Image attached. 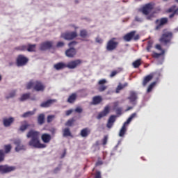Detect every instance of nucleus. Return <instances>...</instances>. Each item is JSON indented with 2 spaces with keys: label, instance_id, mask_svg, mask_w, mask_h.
<instances>
[{
  "label": "nucleus",
  "instance_id": "f257e3e1",
  "mask_svg": "<svg viewBox=\"0 0 178 178\" xmlns=\"http://www.w3.org/2000/svg\"><path fill=\"white\" fill-rule=\"evenodd\" d=\"M26 137L27 138H31L29 143V145H30V147H33V148L38 149L45 148L47 147V145L41 143V142L40 141L39 131L31 130L28 132Z\"/></svg>",
  "mask_w": 178,
  "mask_h": 178
},
{
  "label": "nucleus",
  "instance_id": "f03ea898",
  "mask_svg": "<svg viewBox=\"0 0 178 178\" xmlns=\"http://www.w3.org/2000/svg\"><path fill=\"white\" fill-rule=\"evenodd\" d=\"M27 90L33 88L35 91H44L45 86L40 81H31L26 86Z\"/></svg>",
  "mask_w": 178,
  "mask_h": 178
},
{
  "label": "nucleus",
  "instance_id": "7ed1b4c3",
  "mask_svg": "<svg viewBox=\"0 0 178 178\" xmlns=\"http://www.w3.org/2000/svg\"><path fill=\"white\" fill-rule=\"evenodd\" d=\"M77 44V42L76 41H72L68 44L70 49L66 50L65 51V55L67 56V58H74V56L76 55V49L73 48L74 45Z\"/></svg>",
  "mask_w": 178,
  "mask_h": 178
},
{
  "label": "nucleus",
  "instance_id": "20e7f679",
  "mask_svg": "<svg viewBox=\"0 0 178 178\" xmlns=\"http://www.w3.org/2000/svg\"><path fill=\"white\" fill-rule=\"evenodd\" d=\"M172 38H173V33L170 31H166V29H165L161 38H160V42L168 44V42H170Z\"/></svg>",
  "mask_w": 178,
  "mask_h": 178
},
{
  "label": "nucleus",
  "instance_id": "39448f33",
  "mask_svg": "<svg viewBox=\"0 0 178 178\" xmlns=\"http://www.w3.org/2000/svg\"><path fill=\"white\" fill-rule=\"evenodd\" d=\"M136 116H137V113H132L130 115V117L127 119V120L124 123L119 133L120 137H123V136H124V134H126V125L129 124L130 122H131L133 119L136 118Z\"/></svg>",
  "mask_w": 178,
  "mask_h": 178
},
{
  "label": "nucleus",
  "instance_id": "423d86ee",
  "mask_svg": "<svg viewBox=\"0 0 178 178\" xmlns=\"http://www.w3.org/2000/svg\"><path fill=\"white\" fill-rule=\"evenodd\" d=\"M124 41H127V42H130L131 40H134V41H137V40H140V35H136V31H131L130 33L126 34L123 37Z\"/></svg>",
  "mask_w": 178,
  "mask_h": 178
},
{
  "label": "nucleus",
  "instance_id": "0eeeda50",
  "mask_svg": "<svg viewBox=\"0 0 178 178\" xmlns=\"http://www.w3.org/2000/svg\"><path fill=\"white\" fill-rule=\"evenodd\" d=\"M115 38H113L110 40L106 45V49L107 51H113L114 49H116L118 45L119 44V42L114 41Z\"/></svg>",
  "mask_w": 178,
  "mask_h": 178
},
{
  "label": "nucleus",
  "instance_id": "6e6552de",
  "mask_svg": "<svg viewBox=\"0 0 178 178\" xmlns=\"http://www.w3.org/2000/svg\"><path fill=\"white\" fill-rule=\"evenodd\" d=\"M29 62V58L23 55H19L17 58V66H24Z\"/></svg>",
  "mask_w": 178,
  "mask_h": 178
},
{
  "label": "nucleus",
  "instance_id": "1a4fd4ad",
  "mask_svg": "<svg viewBox=\"0 0 178 178\" xmlns=\"http://www.w3.org/2000/svg\"><path fill=\"white\" fill-rule=\"evenodd\" d=\"M62 38H64V40H73L77 37V33L76 32H66L65 33L61 34Z\"/></svg>",
  "mask_w": 178,
  "mask_h": 178
},
{
  "label": "nucleus",
  "instance_id": "9d476101",
  "mask_svg": "<svg viewBox=\"0 0 178 178\" xmlns=\"http://www.w3.org/2000/svg\"><path fill=\"white\" fill-rule=\"evenodd\" d=\"M152 9H154V5L152 3H147L142 8V13L145 15H149L152 12Z\"/></svg>",
  "mask_w": 178,
  "mask_h": 178
},
{
  "label": "nucleus",
  "instance_id": "9b49d317",
  "mask_svg": "<svg viewBox=\"0 0 178 178\" xmlns=\"http://www.w3.org/2000/svg\"><path fill=\"white\" fill-rule=\"evenodd\" d=\"M15 169V166L0 165V172L1 173H9V172H13Z\"/></svg>",
  "mask_w": 178,
  "mask_h": 178
},
{
  "label": "nucleus",
  "instance_id": "f8f14e48",
  "mask_svg": "<svg viewBox=\"0 0 178 178\" xmlns=\"http://www.w3.org/2000/svg\"><path fill=\"white\" fill-rule=\"evenodd\" d=\"M22 141L19 139H15L14 140V144L17 145V147H15L16 152H19V151H25L26 146L20 145Z\"/></svg>",
  "mask_w": 178,
  "mask_h": 178
},
{
  "label": "nucleus",
  "instance_id": "ddd939ff",
  "mask_svg": "<svg viewBox=\"0 0 178 178\" xmlns=\"http://www.w3.org/2000/svg\"><path fill=\"white\" fill-rule=\"evenodd\" d=\"M80 63H81V60H72L66 64V67L68 69H76Z\"/></svg>",
  "mask_w": 178,
  "mask_h": 178
},
{
  "label": "nucleus",
  "instance_id": "4468645a",
  "mask_svg": "<svg viewBox=\"0 0 178 178\" xmlns=\"http://www.w3.org/2000/svg\"><path fill=\"white\" fill-rule=\"evenodd\" d=\"M111 110V107L109 106H106L104 107V109L99 113L97 117V119H102V118H105V116H106V115H108V113H109V111Z\"/></svg>",
  "mask_w": 178,
  "mask_h": 178
},
{
  "label": "nucleus",
  "instance_id": "2eb2a0df",
  "mask_svg": "<svg viewBox=\"0 0 178 178\" xmlns=\"http://www.w3.org/2000/svg\"><path fill=\"white\" fill-rule=\"evenodd\" d=\"M19 51L28 50L29 52H34L35 51V44H29L28 48L26 46H21L17 48Z\"/></svg>",
  "mask_w": 178,
  "mask_h": 178
},
{
  "label": "nucleus",
  "instance_id": "dca6fc26",
  "mask_svg": "<svg viewBox=\"0 0 178 178\" xmlns=\"http://www.w3.org/2000/svg\"><path fill=\"white\" fill-rule=\"evenodd\" d=\"M155 76V73H151L150 74L145 76L143 81V86L145 87L147 86V83L150 82L152 79H154V76Z\"/></svg>",
  "mask_w": 178,
  "mask_h": 178
},
{
  "label": "nucleus",
  "instance_id": "f3484780",
  "mask_svg": "<svg viewBox=\"0 0 178 178\" xmlns=\"http://www.w3.org/2000/svg\"><path fill=\"white\" fill-rule=\"evenodd\" d=\"M41 138L42 141H43L44 144H48L51 142V140H52V136L49 134H42Z\"/></svg>",
  "mask_w": 178,
  "mask_h": 178
},
{
  "label": "nucleus",
  "instance_id": "a211bd4d",
  "mask_svg": "<svg viewBox=\"0 0 178 178\" xmlns=\"http://www.w3.org/2000/svg\"><path fill=\"white\" fill-rule=\"evenodd\" d=\"M52 48V42H44L40 44L41 51H45Z\"/></svg>",
  "mask_w": 178,
  "mask_h": 178
},
{
  "label": "nucleus",
  "instance_id": "6ab92c4d",
  "mask_svg": "<svg viewBox=\"0 0 178 178\" xmlns=\"http://www.w3.org/2000/svg\"><path fill=\"white\" fill-rule=\"evenodd\" d=\"M56 99H49L47 102H44L40 104L41 108H49L52 104H55Z\"/></svg>",
  "mask_w": 178,
  "mask_h": 178
},
{
  "label": "nucleus",
  "instance_id": "aec40b11",
  "mask_svg": "<svg viewBox=\"0 0 178 178\" xmlns=\"http://www.w3.org/2000/svg\"><path fill=\"white\" fill-rule=\"evenodd\" d=\"M15 122V118L10 117L9 118H3V123L5 127H9L13 122Z\"/></svg>",
  "mask_w": 178,
  "mask_h": 178
},
{
  "label": "nucleus",
  "instance_id": "412c9836",
  "mask_svg": "<svg viewBox=\"0 0 178 178\" xmlns=\"http://www.w3.org/2000/svg\"><path fill=\"white\" fill-rule=\"evenodd\" d=\"M128 99H129L131 104H136V101L137 100V93L134 91H131Z\"/></svg>",
  "mask_w": 178,
  "mask_h": 178
},
{
  "label": "nucleus",
  "instance_id": "4be33fe9",
  "mask_svg": "<svg viewBox=\"0 0 178 178\" xmlns=\"http://www.w3.org/2000/svg\"><path fill=\"white\" fill-rule=\"evenodd\" d=\"M65 67H67L66 63L62 62L58 63L54 65V68L56 70H62L63 69H65Z\"/></svg>",
  "mask_w": 178,
  "mask_h": 178
},
{
  "label": "nucleus",
  "instance_id": "5701e85b",
  "mask_svg": "<svg viewBox=\"0 0 178 178\" xmlns=\"http://www.w3.org/2000/svg\"><path fill=\"white\" fill-rule=\"evenodd\" d=\"M91 133V129L89 128H85L81 131V137H88V135Z\"/></svg>",
  "mask_w": 178,
  "mask_h": 178
},
{
  "label": "nucleus",
  "instance_id": "b1692460",
  "mask_svg": "<svg viewBox=\"0 0 178 178\" xmlns=\"http://www.w3.org/2000/svg\"><path fill=\"white\" fill-rule=\"evenodd\" d=\"M102 102V97L101 96H95L92 98V105H98Z\"/></svg>",
  "mask_w": 178,
  "mask_h": 178
},
{
  "label": "nucleus",
  "instance_id": "393cba45",
  "mask_svg": "<svg viewBox=\"0 0 178 178\" xmlns=\"http://www.w3.org/2000/svg\"><path fill=\"white\" fill-rule=\"evenodd\" d=\"M175 9H176V6H172L171 8H170L168 10V12L169 13L174 12L172 14L170 15V16H169L170 19H172V17H174L175 15H176L177 13V10H175Z\"/></svg>",
  "mask_w": 178,
  "mask_h": 178
},
{
  "label": "nucleus",
  "instance_id": "a878e982",
  "mask_svg": "<svg viewBox=\"0 0 178 178\" xmlns=\"http://www.w3.org/2000/svg\"><path fill=\"white\" fill-rule=\"evenodd\" d=\"M76 98H77V95H76V93H73L69 97L67 102H69L70 104H72V102H74V101H76Z\"/></svg>",
  "mask_w": 178,
  "mask_h": 178
},
{
  "label": "nucleus",
  "instance_id": "bb28decb",
  "mask_svg": "<svg viewBox=\"0 0 178 178\" xmlns=\"http://www.w3.org/2000/svg\"><path fill=\"white\" fill-rule=\"evenodd\" d=\"M128 84L127 83H125L124 85H122V83H119V85L118 86L117 88H116V93H119L120 92L121 90H123V88H124V87H127Z\"/></svg>",
  "mask_w": 178,
  "mask_h": 178
},
{
  "label": "nucleus",
  "instance_id": "cd10ccee",
  "mask_svg": "<svg viewBox=\"0 0 178 178\" xmlns=\"http://www.w3.org/2000/svg\"><path fill=\"white\" fill-rule=\"evenodd\" d=\"M63 137H70L72 133H70V129L69 128H65L63 129Z\"/></svg>",
  "mask_w": 178,
  "mask_h": 178
},
{
  "label": "nucleus",
  "instance_id": "c85d7f7f",
  "mask_svg": "<svg viewBox=\"0 0 178 178\" xmlns=\"http://www.w3.org/2000/svg\"><path fill=\"white\" fill-rule=\"evenodd\" d=\"M133 67L135 69H137L138 67H140V66H141V59H138L136 60H135L133 63H132Z\"/></svg>",
  "mask_w": 178,
  "mask_h": 178
},
{
  "label": "nucleus",
  "instance_id": "c756f323",
  "mask_svg": "<svg viewBox=\"0 0 178 178\" xmlns=\"http://www.w3.org/2000/svg\"><path fill=\"white\" fill-rule=\"evenodd\" d=\"M118 105H119V102H116L114 103V109H115L117 115H122V108H116V106H118Z\"/></svg>",
  "mask_w": 178,
  "mask_h": 178
},
{
  "label": "nucleus",
  "instance_id": "7c9ffc66",
  "mask_svg": "<svg viewBox=\"0 0 178 178\" xmlns=\"http://www.w3.org/2000/svg\"><path fill=\"white\" fill-rule=\"evenodd\" d=\"M44 119H45V115L44 114H40L38 118V122L39 124H44Z\"/></svg>",
  "mask_w": 178,
  "mask_h": 178
},
{
  "label": "nucleus",
  "instance_id": "2f4dec72",
  "mask_svg": "<svg viewBox=\"0 0 178 178\" xmlns=\"http://www.w3.org/2000/svg\"><path fill=\"white\" fill-rule=\"evenodd\" d=\"M159 22L163 26L168 23V18H161L160 20L157 19L156 21V24H158Z\"/></svg>",
  "mask_w": 178,
  "mask_h": 178
},
{
  "label": "nucleus",
  "instance_id": "473e14b6",
  "mask_svg": "<svg viewBox=\"0 0 178 178\" xmlns=\"http://www.w3.org/2000/svg\"><path fill=\"white\" fill-rule=\"evenodd\" d=\"M29 98H30V93H26L22 95V97L19 98V100L23 102L29 99Z\"/></svg>",
  "mask_w": 178,
  "mask_h": 178
},
{
  "label": "nucleus",
  "instance_id": "72a5a7b5",
  "mask_svg": "<svg viewBox=\"0 0 178 178\" xmlns=\"http://www.w3.org/2000/svg\"><path fill=\"white\" fill-rule=\"evenodd\" d=\"M35 112L34 111H28L25 113H24L22 117V118H29V116H33L34 115Z\"/></svg>",
  "mask_w": 178,
  "mask_h": 178
},
{
  "label": "nucleus",
  "instance_id": "f704fd0d",
  "mask_svg": "<svg viewBox=\"0 0 178 178\" xmlns=\"http://www.w3.org/2000/svg\"><path fill=\"white\" fill-rule=\"evenodd\" d=\"M24 124L22 125L19 128V130H21V131H24V130H26L27 127H29V124H27V122L24 121Z\"/></svg>",
  "mask_w": 178,
  "mask_h": 178
},
{
  "label": "nucleus",
  "instance_id": "c9c22d12",
  "mask_svg": "<svg viewBox=\"0 0 178 178\" xmlns=\"http://www.w3.org/2000/svg\"><path fill=\"white\" fill-rule=\"evenodd\" d=\"M155 84H156V82L152 83L147 88V92H151L152 91V88L155 87Z\"/></svg>",
  "mask_w": 178,
  "mask_h": 178
},
{
  "label": "nucleus",
  "instance_id": "e433bc0d",
  "mask_svg": "<svg viewBox=\"0 0 178 178\" xmlns=\"http://www.w3.org/2000/svg\"><path fill=\"white\" fill-rule=\"evenodd\" d=\"M5 153L8 154V152H10V149H12V146L10 145H6L4 146Z\"/></svg>",
  "mask_w": 178,
  "mask_h": 178
},
{
  "label": "nucleus",
  "instance_id": "4c0bfd02",
  "mask_svg": "<svg viewBox=\"0 0 178 178\" xmlns=\"http://www.w3.org/2000/svg\"><path fill=\"white\" fill-rule=\"evenodd\" d=\"M152 44H154V42H152V40H149L148 41L147 47V52H149L151 51V48H152Z\"/></svg>",
  "mask_w": 178,
  "mask_h": 178
},
{
  "label": "nucleus",
  "instance_id": "58836bf2",
  "mask_svg": "<svg viewBox=\"0 0 178 178\" xmlns=\"http://www.w3.org/2000/svg\"><path fill=\"white\" fill-rule=\"evenodd\" d=\"M165 54V50H162L161 54L154 52L152 54L153 58H159L161 55H163Z\"/></svg>",
  "mask_w": 178,
  "mask_h": 178
},
{
  "label": "nucleus",
  "instance_id": "ea45409f",
  "mask_svg": "<svg viewBox=\"0 0 178 178\" xmlns=\"http://www.w3.org/2000/svg\"><path fill=\"white\" fill-rule=\"evenodd\" d=\"M16 95V91L13 90L11 92H10L9 95L6 96L7 99H9V98H13Z\"/></svg>",
  "mask_w": 178,
  "mask_h": 178
},
{
  "label": "nucleus",
  "instance_id": "a19ab883",
  "mask_svg": "<svg viewBox=\"0 0 178 178\" xmlns=\"http://www.w3.org/2000/svg\"><path fill=\"white\" fill-rule=\"evenodd\" d=\"M55 119V115H51L47 116V123H51Z\"/></svg>",
  "mask_w": 178,
  "mask_h": 178
},
{
  "label": "nucleus",
  "instance_id": "79ce46f5",
  "mask_svg": "<svg viewBox=\"0 0 178 178\" xmlns=\"http://www.w3.org/2000/svg\"><path fill=\"white\" fill-rule=\"evenodd\" d=\"M80 35L81 37H82L83 38L87 37V31L86 30H82L80 32Z\"/></svg>",
  "mask_w": 178,
  "mask_h": 178
},
{
  "label": "nucleus",
  "instance_id": "37998d69",
  "mask_svg": "<svg viewBox=\"0 0 178 178\" xmlns=\"http://www.w3.org/2000/svg\"><path fill=\"white\" fill-rule=\"evenodd\" d=\"M115 120H116V116L111 115V116H110L108 122H111V123H115Z\"/></svg>",
  "mask_w": 178,
  "mask_h": 178
},
{
  "label": "nucleus",
  "instance_id": "c03bdc74",
  "mask_svg": "<svg viewBox=\"0 0 178 178\" xmlns=\"http://www.w3.org/2000/svg\"><path fill=\"white\" fill-rule=\"evenodd\" d=\"M4 157L5 154H3V150H0V162H2V161H3Z\"/></svg>",
  "mask_w": 178,
  "mask_h": 178
},
{
  "label": "nucleus",
  "instance_id": "a18cd8bd",
  "mask_svg": "<svg viewBox=\"0 0 178 178\" xmlns=\"http://www.w3.org/2000/svg\"><path fill=\"white\" fill-rule=\"evenodd\" d=\"M107 87L106 86L102 85L99 88V91H100L101 92H102V91H105V90H106Z\"/></svg>",
  "mask_w": 178,
  "mask_h": 178
},
{
  "label": "nucleus",
  "instance_id": "49530a36",
  "mask_svg": "<svg viewBox=\"0 0 178 178\" xmlns=\"http://www.w3.org/2000/svg\"><path fill=\"white\" fill-rule=\"evenodd\" d=\"M74 121L73 120H69L66 123H65V126H72V124H73V122Z\"/></svg>",
  "mask_w": 178,
  "mask_h": 178
},
{
  "label": "nucleus",
  "instance_id": "de8ad7c7",
  "mask_svg": "<svg viewBox=\"0 0 178 178\" xmlns=\"http://www.w3.org/2000/svg\"><path fill=\"white\" fill-rule=\"evenodd\" d=\"M102 141H103V145H106V143H108V136H105Z\"/></svg>",
  "mask_w": 178,
  "mask_h": 178
},
{
  "label": "nucleus",
  "instance_id": "09e8293b",
  "mask_svg": "<svg viewBox=\"0 0 178 178\" xmlns=\"http://www.w3.org/2000/svg\"><path fill=\"white\" fill-rule=\"evenodd\" d=\"M95 178H102V177L101 176V172L99 171L96 172Z\"/></svg>",
  "mask_w": 178,
  "mask_h": 178
},
{
  "label": "nucleus",
  "instance_id": "8fccbe9b",
  "mask_svg": "<svg viewBox=\"0 0 178 178\" xmlns=\"http://www.w3.org/2000/svg\"><path fill=\"white\" fill-rule=\"evenodd\" d=\"M105 83H106V81L105 79H102L98 83L99 86H104Z\"/></svg>",
  "mask_w": 178,
  "mask_h": 178
},
{
  "label": "nucleus",
  "instance_id": "3c124183",
  "mask_svg": "<svg viewBox=\"0 0 178 178\" xmlns=\"http://www.w3.org/2000/svg\"><path fill=\"white\" fill-rule=\"evenodd\" d=\"M75 112H77V113H81L83 112V108L81 107H76L75 109Z\"/></svg>",
  "mask_w": 178,
  "mask_h": 178
},
{
  "label": "nucleus",
  "instance_id": "603ef678",
  "mask_svg": "<svg viewBox=\"0 0 178 178\" xmlns=\"http://www.w3.org/2000/svg\"><path fill=\"white\" fill-rule=\"evenodd\" d=\"M65 45V43L63 42H58L57 43V47L60 48L61 47H63Z\"/></svg>",
  "mask_w": 178,
  "mask_h": 178
},
{
  "label": "nucleus",
  "instance_id": "864d4df0",
  "mask_svg": "<svg viewBox=\"0 0 178 178\" xmlns=\"http://www.w3.org/2000/svg\"><path fill=\"white\" fill-rule=\"evenodd\" d=\"M106 126L108 129H111L112 126H113V122H111L110 121H108Z\"/></svg>",
  "mask_w": 178,
  "mask_h": 178
},
{
  "label": "nucleus",
  "instance_id": "5fc2aeb1",
  "mask_svg": "<svg viewBox=\"0 0 178 178\" xmlns=\"http://www.w3.org/2000/svg\"><path fill=\"white\" fill-rule=\"evenodd\" d=\"M72 112H73V110H67V111L65 112L66 116H69V115H72Z\"/></svg>",
  "mask_w": 178,
  "mask_h": 178
},
{
  "label": "nucleus",
  "instance_id": "6e6d98bb",
  "mask_svg": "<svg viewBox=\"0 0 178 178\" xmlns=\"http://www.w3.org/2000/svg\"><path fill=\"white\" fill-rule=\"evenodd\" d=\"M135 20H136V22H138L139 23H141V22H143V18L139 17H136Z\"/></svg>",
  "mask_w": 178,
  "mask_h": 178
},
{
  "label": "nucleus",
  "instance_id": "4d7b16f0",
  "mask_svg": "<svg viewBox=\"0 0 178 178\" xmlns=\"http://www.w3.org/2000/svg\"><path fill=\"white\" fill-rule=\"evenodd\" d=\"M156 49H158L159 51H163V49H162V47H161V44H156Z\"/></svg>",
  "mask_w": 178,
  "mask_h": 178
},
{
  "label": "nucleus",
  "instance_id": "13d9d810",
  "mask_svg": "<svg viewBox=\"0 0 178 178\" xmlns=\"http://www.w3.org/2000/svg\"><path fill=\"white\" fill-rule=\"evenodd\" d=\"M117 73H118V71H113L110 75V77H115Z\"/></svg>",
  "mask_w": 178,
  "mask_h": 178
},
{
  "label": "nucleus",
  "instance_id": "bf43d9fd",
  "mask_svg": "<svg viewBox=\"0 0 178 178\" xmlns=\"http://www.w3.org/2000/svg\"><path fill=\"white\" fill-rule=\"evenodd\" d=\"M96 42H98V44H102L103 40H102V39H101L99 38H96Z\"/></svg>",
  "mask_w": 178,
  "mask_h": 178
},
{
  "label": "nucleus",
  "instance_id": "052dcab7",
  "mask_svg": "<svg viewBox=\"0 0 178 178\" xmlns=\"http://www.w3.org/2000/svg\"><path fill=\"white\" fill-rule=\"evenodd\" d=\"M50 133H51V134H55V133H56V129H55L54 128H51L49 130Z\"/></svg>",
  "mask_w": 178,
  "mask_h": 178
},
{
  "label": "nucleus",
  "instance_id": "680f3d73",
  "mask_svg": "<svg viewBox=\"0 0 178 178\" xmlns=\"http://www.w3.org/2000/svg\"><path fill=\"white\" fill-rule=\"evenodd\" d=\"M162 26H163V25L159 23V24L156 26V30H159L160 29H161Z\"/></svg>",
  "mask_w": 178,
  "mask_h": 178
},
{
  "label": "nucleus",
  "instance_id": "e2e57ef3",
  "mask_svg": "<svg viewBox=\"0 0 178 178\" xmlns=\"http://www.w3.org/2000/svg\"><path fill=\"white\" fill-rule=\"evenodd\" d=\"M154 17V15H149L147 17V20H151V19Z\"/></svg>",
  "mask_w": 178,
  "mask_h": 178
},
{
  "label": "nucleus",
  "instance_id": "0e129e2a",
  "mask_svg": "<svg viewBox=\"0 0 178 178\" xmlns=\"http://www.w3.org/2000/svg\"><path fill=\"white\" fill-rule=\"evenodd\" d=\"M99 165H102V161H98L96 163L97 166H99Z\"/></svg>",
  "mask_w": 178,
  "mask_h": 178
},
{
  "label": "nucleus",
  "instance_id": "69168bd1",
  "mask_svg": "<svg viewBox=\"0 0 178 178\" xmlns=\"http://www.w3.org/2000/svg\"><path fill=\"white\" fill-rule=\"evenodd\" d=\"M177 31H178V27L174 29L175 33H177Z\"/></svg>",
  "mask_w": 178,
  "mask_h": 178
},
{
  "label": "nucleus",
  "instance_id": "338daca9",
  "mask_svg": "<svg viewBox=\"0 0 178 178\" xmlns=\"http://www.w3.org/2000/svg\"><path fill=\"white\" fill-rule=\"evenodd\" d=\"M130 109H133V107H129L127 111H130Z\"/></svg>",
  "mask_w": 178,
  "mask_h": 178
},
{
  "label": "nucleus",
  "instance_id": "774afa93",
  "mask_svg": "<svg viewBox=\"0 0 178 178\" xmlns=\"http://www.w3.org/2000/svg\"><path fill=\"white\" fill-rule=\"evenodd\" d=\"M175 1L178 3V0H175Z\"/></svg>",
  "mask_w": 178,
  "mask_h": 178
}]
</instances>
